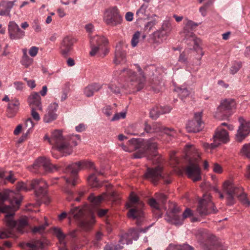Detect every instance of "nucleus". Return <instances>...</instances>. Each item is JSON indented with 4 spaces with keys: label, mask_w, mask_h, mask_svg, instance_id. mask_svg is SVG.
Returning a JSON list of instances; mask_svg holds the SVG:
<instances>
[{
    "label": "nucleus",
    "mask_w": 250,
    "mask_h": 250,
    "mask_svg": "<svg viewBox=\"0 0 250 250\" xmlns=\"http://www.w3.org/2000/svg\"><path fill=\"white\" fill-rule=\"evenodd\" d=\"M22 196L13 191L0 192V212H6L4 220L7 227L0 231V239L17 237L16 231L24 232L23 229L28 226L27 219L21 218L17 221L13 220L15 211L20 207Z\"/></svg>",
    "instance_id": "obj_1"
},
{
    "label": "nucleus",
    "mask_w": 250,
    "mask_h": 250,
    "mask_svg": "<svg viewBox=\"0 0 250 250\" xmlns=\"http://www.w3.org/2000/svg\"><path fill=\"white\" fill-rule=\"evenodd\" d=\"M83 168H90L94 170L93 172L87 178L88 182L91 186L95 188H99L102 186L97 180L96 175H104V170L103 169L99 170L94 167L92 162L87 161L78 162L73 163L67 167L65 172L70 173V177H64L66 183L75 186L78 183V172L79 170Z\"/></svg>",
    "instance_id": "obj_2"
},
{
    "label": "nucleus",
    "mask_w": 250,
    "mask_h": 250,
    "mask_svg": "<svg viewBox=\"0 0 250 250\" xmlns=\"http://www.w3.org/2000/svg\"><path fill=\"white\" fill-rule=\"evenodd\" d=\"M127 146L122 145L125 151L131 152L138 149L133 154L134 158H141L147 154L153 157L157 155V144L154 142L152 139L145 140L141 138H132L128 141Z\"/></svg>",
    "instance_id": "obj_3"
},
{
    "label": "nucleus",
    "mask_w": 250,
    "mask_h": 250,
    "mask_svg": "<svg viewBox=\"0 0 250 250\" xmlns=\"http://www.w3.org/2000/svg\"><path fill=\"white\" fill-rule=\"evenodd\" d=\"M135 65L139 73L138 75L131 69L127 68L121 70L120 75L121 79L128 83V87L129 88L139 91L144 87L146 77L140 65L138 64Z\"/></svg>",
    "instance_id": "obj_4"
},
{
    "label": "nucleus",
    "mask_w": 250,
    "mask_h": 250,
    "mask_svg": "<svg viewBox=\"0 0 250 250\" xmlns=\"http://www.w3.org/2000/svg\"><path fill=\"white\" fill-rule=\"evenodd\" d=\"M224 192L226 194L227 205L232 206L236 203L234 197H237L238 200L244 205L247 207L250 206V201L248 199L247 194L243 191V188L236 186L232 182L225 181L223 185Z\"/></svg>",
    "instance_id": "obj_5"
},
{
    "label": "nucleus",
    "mask_w": 250,
    "mask_h": 250,
    "mask_svg": "<svg viewBox=\"0 0 250 250\" xmlns=\"http://www.w3.org/2000/svg\"><path fill=\"white\" fill-rule=\"evenodd\" d=\"M48 142L55 146L56 148L60 152L64 153V155H69L72 150L71 144L76 146L77 142L75 139L70 138L69 141L64 138L62 135V131L60 130H55L52 133L50 138H48Z\"/></svg>",
    "instance_id": "obj_6"
},
{
    "label": "nucleus",
    "mask_w": 250,
    "mask_h": 250,
    "mask_svg": "<svg viewBox=\"0 0 250 250\" xmlns=\"http://www.w3.org/2000/svg\"><path fill=\"white\" fill-rule=\"evenodd\" d=\"M191 150L186 152V159L188 161V164L185 168V172L188 177L195 182L201 180V168L199 167L200 156L197 153L190 156Z\"/></svg>",
    "instance_id": "obj_7"
},
{
    "label": "nucleus",
    "mask_w": 250,
    "mask_h": 250,
    "mask_svg": "<svg viewBox=\"0 0 250 250\" xmlns=\"http://www.w3.org/2000/svg\"><path fill=\"white\" fill-rule=\"evenodd\" d=\"M126 206L127 208H130L127 213V216L132 219H136L137 225H140L144 216L142 209L144 203L136 194L131 192L129 196V203Z\"/></svg>",
    "instance_id": "obj_8"
},
{
    "label": "nucleus",
    "mask_w": 250,
    "mask_h": 250,
    "mask_svg": "<svg viewBox=\"0 0 250 250\" xmlns=\"http://www.w3.org/2000/svg\"><path fill=\"white\" fill-rule=\"evenodd\" d=\"M107 43V40L104 36L96 35L90 37L91 51L89 52V55L91 56H94L98 53L100 56H105L108 52L106 47Z\"/></svg>",
    "instance_id": "obj_9"
},
{
    "label": "nucleus",
    "mask_w": 250,
    "mask_h": 250,
    "mask_svg": "<svg viewBox=\"0 0 250 250\" xmlns=\"http://www.w3.org/2000/svg\"><path fill=\"white\" fill-rule=\"evenodd\" d=\"M180 211L179 207L177 205H173L170 207L169 211L167 212L165 216V220L168 223L174 224L175 226H179L182 224L183 219L190 216L192 215V211L190 209L187 208L182 214L181 218L177 213Z\"/></svg>",
    "instance_id": "obj_10"
},
{
    "label": "nucleus",
    "mask_w": 250,
    "mask_h": 250,
    "mask_svg": "<svg viewBox=\"0 0 250 250\" xmlns=\"http://www.w3.org/2000/svg\"><path fill=\"white\" fill-rule=\"evenodd\" d=\"M144 177L155 185L157 184L161 179L166 184H170L171 182L170 180L167 179V176L163 173L162 167L159 166L154 167H147Z\"/></svg>",
    "instance_id": "obj_11"
},
{
    "label": "nucleus",
    "mask_w": 250,
    "mask_h": 250,
    "mask_svg": "<svg viewBox=\"0 0 250 250\" xmlns=\"http://www.w3.org/2000/svg\"><path fill=\"white\" fill-rule=\"evenodd\" d=\"M236 103L233 99H225L221 101L217 107L215 117L219 120L228 118L231 114V110L235 108Z\"/></svg>",
    "instance_id": "obj_12"
},
{
    "label": "nucleus",
    "mask_w": 250,
    "mask_h": 250,
    "mask_svg": "<svg viewBox=\"0 0 250 250\" xmlns=\"http://www.w3.org/2000/svg\"><path fill=\"white\" fill-rule=\"evenodd\" d=\"M60 167H61L51 164L49 160L46 158L40 157L30 168V170L34 173H41L42 170H44L46 172H52L58 170Z\"/></svg>",
    "instance_id": "obj_13"
},
{
    "label": "nucleus",
    "mask_w": 250,
    "mask_h": 250,
    "mask_svg": "<svg viewBox=\"0 0 250 250\" xmlns=\"http://www.w3.org/2000/svg\"><path fill=\"white\" fill-rule=\"evenodd\" d=\"M197 211L201 216H205L209 213L216 212V208L211 201L209 194H204L203 198L199 201Z\"/></svg>",
    "instance_id": "obj_14"
},
{
    "label": "nucleus",
    "mask_w": 250,
    "mask_h": 250,
    "mask_svg": "<svg viewBox=\"0 0 250 250\" xmlns=\"http://www.w3.org/2000/svg\"><path fill=\"white\" fill-rule=\"evenodd\" d=\"M104 21L107 25L111 26L121 23L122 18L116 6L109 7L105 10Z\"/></svg>",
    "instance_id": "obj_15"
},
{
    "label": "nucleus",
    "mask_w": 250,
    "mask_h": 250,
    "mask_svg": "<svg viewBox=\"0 0 250 250\" xmlns=\"http://www.w3.org/2000/svg\"><path fill=\"white\" fill-rule=\"evenodd\" d=\"M69 217H72L79 221L81 227L86 231L89 230L91 226L84 218V210L80 207H74L68 212Z\"/></svg>",
    "instance_id": "obj_16"
},
{
    "label": "nucleus",
    "mask_w": 250,
    "mask_h": 250,
    "mask_svg": "<svg viewBox=\"0 0 250 250\" xmlns=\"http://www.w3.org/2000/svg\"><path fill=\"white\" fill-rule=\"evenodd\" d=\"M200 23H195L191 20H188L184 28L183 32L181 33L182 36L184 37V39L190 40L197 47L199 46L201 41L199 39L195 37V35L192 31Z\"/></svg>",
    "instance_id": "obj_17"
},
{
    "label": "nucleus",
    "mask_w": 250,
    "mask_h": 250,
    "mask_svg": "<svg viewBox=\"0 0 250 250\" xmlns=\"http://www.w3.org/2000/svg\"><path fill=\"white\" fill-rule=\"evenodd\" d=\"M202 112L194 114V119L189 121L187 125L186 129L188 132H198L202 130L203 123L202 121Z\"/></svg>",
    "instance_id": "obj_18"
},
{
    "label": "nucleus",
    "mask_w": 250,
    "mask_h": 250,
    "mask_svg": "<svg viewBox=\"0 0 250 250\" xmlns=\"http://www.w3.org/2000/svg\"><path fill=\"white\" fill-rule=\"evenodd\" d=\"M32 188L35 190L36 195L38 197L44 196L46 193V189L48 186L46 182L42 179H36L31 183Z\"/></svg>",
    "instance_id": "obj_19"
},
{
    "label": "nucleus",
    "mask_w": 250,
    "mask_h": 250,
    "mask_svg": "<svg viewBox=\"0 0 250 250\" xmlns=\"http://www.w3.org/2000/svg\"><path fill=\"white\" fill-rule=\"evenodd\" d=\"M8 29L9 36L11 40H19L22 38L25 35V32L21 30L14 21L9 22Z\"/></svg>",
    "instance_id": "obj_20"
},
{
    "label": "nucleus",
    "mask_w": 250,
    "mask_h": 250,
    "mask_svg": "<svg viewBox=\"0 0 250 250\" xmlns=\"http://www.w3.org/2000/svg\"><path fill=\"white\" fill-rule=\"evenodd\" d=\"M75 42V39L71 37L66 36L64 38L60 47L61 54L63 56L66 57L68 55Z\"/></svg>",
    "instance_id": "obj_21"
},
{
    "label": "nucleus",
    "mask_w": 250,
    "mask_h": 250,
    "mask_svg": "<svg viewBox=\"0 0 250 250\" xmlns=\"http://www.w3.org/2000/svg\"><path fill=\"white\" fill-rule=\"evenodd\" d=\"M213 139L218 146L221 143H227L229 141V133L224 129L219 127L213 135Z\"/></svg>",
    "instance_id": "obj_22"
},
{
    "label": "nucleus",
    "mask_w": 250,
    "mask_h": 250,
    "mask_svg": "<svg viewBox=\"0 0 250 250\" xmlns=\"http://www.w3.org/2000/svg\"><path fill=\"white\" fill-rule=\"evenodd\" d=\"M241 123L237 133L236 135V140L238 142H241L250 132V126L249 123H244V119L242 118H239Z\"/></svg>",
    "instance_id": "obj_23"
},
{
    "label": "nucleus",
    "mask_w": 250,
    "mask_h": 250,
    "mask_svg": "<svg viewBox=\"0 0 250 250\" xmlns=\"http://www.w3.org/2000/svg\"><path fill=\"white\" fill-rule=\"evenodd\" d=\"M28 103L31 109L42 110L41 98L37 92H32L28 98Z\"/></svg>",
    "instance_id": "obj_24"
},
{
    "label": "nucleus",
    "mask_w": 250,
    "mask_h": 250,
    "mask_svg": "<svg viewBox=\"0 0 250 250\" xmlns=\"http://www.w3.org/2000/svg\"><path fill=\"white\" fill-rule=\"evenodd\" d=\"M58 107V105L56 103H54L49 106L47 112L43 118V120L45 123H50L56 119L57 115L56 111Z\"/></svg>",
    "instance_id": "obj_25"
},
{
    "label": "nucleus",
    "mask_w": 250,
    "mask_h": 250,
    "mask_svg": "<svg viewBox=\"0 0 250 250\" xmlns=\"http://www.w3.org/2000/svg\"><path fill=\"white\" fill-rule=\"evenodd\" d=\"M19 101L14 99L9 102L6 110L7 116L9 118H12L15 116L19 109Z\"/></svg>",
    "instance_id": "obj_26"
},
{
    "label": "nucleus",
    "mask_w": 250,
    "mask_h": 250,
    "mask_svg": "<svg viewBox=\"0 0 250 250\" xmlns=\"http://www.w3.org/2000/svg\"><path fill=\"white\" fill-rule=\"evenodd\" d=\"M15 1L3 0L0 2V15L9 16L10 11L13 7Z\"/></svg>",
    "instance_id": "obj_27"
},
{
    "label": "nucleus",
    "mask_w": 250,
    "mask_h": 250,
    "mask_svg": "<svg viewBox=\"0 0 250 250\" xmlns=\"http://www.w3.org/2000/svg\"><path fill=\"white\" fill-rule=\"evenodd\" d=\"M102 87V85L98 83H92L88 84L83 89V93L86 97H90L95 92L99 91Z\"/></svg>",
    "instance_id": "obj_28"
},
{
    "label": "nucleus",
    "mask_w": 250,
    "mask_h": 250,
    "mask_svg": "<svg viewBox=\"0 0 250 250\" xmlns=\"http://www.w3.org/2000/svg\"><path fill=\"white\" fill-rule=\"evenodd\" d=\"M113 62L116 64H119L125 62V53L122 50L120 44L116 46Z\"/></svg>",
    "instance_id": "obj_29"
},
{
    "label": "nucleus",
    "mask_w": 250,
    "mask_h": 250,
    "mask_svg": "<svg viewBox=\"0 0 250 250\" xmlns=\"http://www.w3.org/2000/svg\"><path fill=\"white\" fill-rule=\"evenodd\" d=\"M26 246L29 248L28 250H40L43 249L44 243L38 239H33L26 243Z\"/></svg>",
    "instance_id": "obj_30"
},
{
    "label": "nucleus",
    "mask_w": 250,
    "mask_h": 250,
    "mask_svg": "<svg viewBox=\"0 0 250 250\" xmlns=\"http://www.w3.org/2000/svg\"><path fill=\"white\" fill-rule=\"evenodd\" d=\"M148 204L152 208H154L153 212L156 217L158 218L161 217L163 212L161 211L160 205L158 201H157L155 199L152 198L149 199Z\"/></svg>",
    "instance_id": "obj_31"
},
{
    "label": "nucleus",
    "mask_w": 250,
    "mask_h": 250,
    "mask_svg": "<svg viewBox=\"0 0 250 250\" xmlns=\"http://www.w3.org/2000/svg\"><path fill=\"white\" fill-rule=\"evenodd\" d=\"M167 37L160 30L154 32L150 37V42L153 43H160Z\"/></svg>",
    "instance_id": "obj_32"
},
{
    "label": "nucleus",
    "mask_w": 250,
    "mask_h": 250,
    "mask_svg": "<svg viewBox=\"0 0 250 250\" xmlns=\"http://www.w3.org/2000/svg\"><path fill=\"white\" fill-rule=\"evenodd\" d=\"M153 132H164L169 136L173 135L174 130L172 128L165 127L159 123H155L152 125Z\"/></svg>",
    "instance_id": "obj_33"
},
{
    "label": "nucleus",
    "mask_w": 250,
    "mask_h": 250,
    "mask_svg": "<svg viewBox=\"0 0 250 250\" xmlns=\"http://www.w3.org/2000/svg\"><path fill=\"white\" fill-rule=\"evenodd\" d=\"M172 28V25L170 21L166 20L164 21L162 27L159 30L167 37L170 34Z\"/></svg>",
    "instance_id": "obj_34"
},
{
    "label": "nucleus",
    "mask_w": 250,
    "mask_h": 250,
    "mask_svg": "<svg viewBox=\"0 0 250 250\" xmlns=\"http://www.w3.org/2000/svg\"><path fill=\"white\" fill-rule=\"evenodd\" d=\"M175 91L178 93V95L182 100L190 94V91L186 87H177L175 89Z\"/></svg>",
    "instance_id": "obj_35"
},
{
    "label": "nucleus",
    "mask_w": 250,
    "mask_h": 250,
    "mask_svg": "<svg viewBox=\"0 0 250 250\" xmlns=\"http://www.w3.org/2000/svg\"><path fill=\"white\" fill-rule=\"evenodd\" d=\"M54 234L59 239L60 243H64V240L66 237L61 229L54 228L53 229Z\"/></svg>",
    "instance_id": "obj_36"
},
{
    "label": "nucleus",
    "mask_w": 250,
    "mask_h": 250,
    "mask_svg": "<svg viewBox=\"0 0 250 250\" xmlns=\"http://www.w3.org/2000/svg\"><path fill=\"white\" fill-rule=\"evenodd\" d=\"M132 241L131 240V238L128 237L127 234L124 233L120 236L118 244L124 247L125 244L129 245L132 244Z\"/></svg>",
    "instance_id": "obj_37"
},
{
    "label": "nucleus",
    "mask_w": 250,
    "mask_h": 250,
    "mask_svg": "<svg viewBox=\"0 0 250 250\" xmlns=\"http://www.w3.org/2000/svg\"><path fill=\"white\" fill-rule=\"evenodd\" d=\"M139 229H131L125 233L128 235V237L131 238V240L132 241L133 239L134 240H137L139 237Z\"/></svg>",
    "instance_id": "obj_38"
},
{
    "label": "nucleus",
    "mask_w": 250,
    "mask_h": 250,
    "mask_svg": "<svg viewBox=\"0 0 250 250\" xmlns=\"http://www.w3.org/2000/svg\"><path fill=\"white\" fill-rule=\"evenodd\" d=\"M88 199L94 205H98L104 199V197L103 195L95 197L93 194L91 193L88 197Z\"/></svg>",
    "instance_id": "obj_39"
},
{
    "label": "nucleus",
    "mask_w": 250,
    "mask_h": 250,
    "mask_svg": "<svg viewBox=\"0 0 250 250\" xmlns=\"http://www.w3.org/2000/svg\"><path fill=\"white\" fill-rule=\"evenodd\" d=\"M241 153L242 156L250 159V143L245 144L243 146Z\"/></svg>",
    "instance_id": "obj_40"
},
{
    "label": "nucleus",
    "mask_w": 250,
    "mask_h": 250,
    "mask_svg": "<svg viewBox=\"0 0 250 250\" xmlns=\"http://www.w3.org/2000/svg\"><path fill=\"white\" fill-rule=\"evenodd\" d=\"M159 106H156L152 108L150 111V117L152 119L155 120L157 119L161 114Z\"/></svg>",
    "instance_id": "obj_41"
},
{
    "label": "nucleus",
    "mask_w": 250,
    "mask_h": 250,
    "mask_svg": "<svg viewBox=\"0 0 250 250\" xmlns=\"http://www.w3.org/2000/svg\"><path fill=\"white\" fill-rule=\"evenodd\" d=\"M33 61V59L29 58L28 56H25L22 57L21 63L22 65L24 66L25 67L27 68L32 65Z\"/></svg>",
    "instance_id": "obj_42"
},
{
    "label": "nucleus",
    "mask_w": 250,
    "mask_h": 250,
    "mask_svg": "<svg viewBox=\"0 0 250 250\" xmlns=\"http://www.w3.org/2000/svg\"><path fill=\"white\" fill-rule=\"evenodd\" d=\"M124 247L120 244H113V243L107 244L104 247V250H120L123 249Z\"/></svg>",
    "instance_id": "obj_43"
},
{
    "label": "nucleus",
    "mask_w": 250,
    "mask_h": 250,
    "mask_svg": "<svg viewBox=\"0 0 250 250\" xmlns=\"http://www.w3.org/2000/svg\"><path fill=\"white\" fill-rule=\"evenodd\" d=\"M108 88L114 94H120L121 92L120 87L115 83H110L108 84Z\"/></svg>",
    "instance_id": "obj_44"
},
{
    "label": "nucleus",
    "mask_w": 250,
    "mask_h": 250,
    "mask_svg": "<svg viewBox=\"0 0 250 250\" xmlns=\"http://www.w3.org/2000/svg\"><path fill=\"white\" fill-rule=\"evenodd\" d=\"M241 66L242 64L240 62H234L230 68V73L233 75L236 73Z\"/></svg>",
    "instance_id": "obj_45"
},
{
    "label": "nucleus",
    "mask_w": 250,
    "mask_h": 250,
    "mask_svg": "<svg viewBox=\"0 0 250 250\" xmlns=\"http://www.w3.org/2000/svg\"><path fill=\"white\" fill-rule=\"evenodd\" d=\"M140 36V33L139 31L136 32L133 35L131 40V45L133 47H135L137 45L139 42V38Z\"/></svg>",
    "instance_id": "obj_46"
},
{
    "label": "nucleus",
    "mask_w": 250,
    "mask_h": 250,
    "mask_svg": "<svg viewBox=\"0 0 250 250\" xmlns=\"http://www.w3.org/2000/svg\"><path fill=\"white\" fill-rule=\"evenodd\" d=\"M155 197L158 202L164 204L167 201V196L163 193H157L155 194Z\"/></svg>",
    "instance_id": "obj_47"
},
{
    "label": "nucleus",
    "mask_w": 250,
    "mask_h": 250,
    "mask_svg": "<svg viewBox=\"0 0 250 250\" xmlns=\"http://www.w3.org/2000/svg\"><path fill=\"white\" fill-rule=\"evenodd\" d=\"M64 191L67 195L66 199L68 201H70L73 199V192L68 187H65L64 189Z\"/></svg>",
    "instance_id": "obj_48"
},
{
    "label": "nucleus",
    "mask_w": 250,
    "mask_h": 250,
    "mask_svg": "<svg viewBox=\"0 0 250 250\" xmlns=\"http://www.w3.org/2000/svg\"><path fill=\"white\" fill-rule=\"evenodd\" d=\"M178 61L186 65L188 64V58L186 56L185 53L184 52H182L180 54L178 59Z\"/></svg>",
    "instance_id": "obj_49"
},
{
    "label": "nucleus",
    "mask_w": 250,
    "mask_h": 250,
    "mask_svg": "<svg viewBox=\"0 0 250 250\" xmlns=\"http://www.w3.org/2000/svg\"><path fill=\"white\" fill-rule=\"evenodd\" d=\"M203 146L206 149H212L217 147L218 145L217 144H216V143H215V141L213 140V142L211 144H208L207 143H204Z\"/></svg>",
    "instance_id": "obj_50"
},
{
    "label": "nucleus",
    "mask_w": 250,
    "mask_h": 250,
    "mask_svg": "<svg viewBox=\"0 0 250 250\" xmlns=\"http://www.w3.org/2000/svg\"><path fill=\"white\" fill-rule=\"evenodd\" d=\"M156 22L155 21H150L148 22L145 25V29L146 31L148 32L150 31L152 28L156 24Z\"/></svg>",
    "instance_id": "obj_51"
},
{
    "label": "nucleus",
    "mask_w": 250,
    "mask_h": 250,
    "mask_svg": "<svg viewBox=\"0 0 250 250\" xmlns=\"http://www.w3.org/2000/svg\"><path fill=\"white\" fill-rule=\"evenodd\" d=\"M39 51V48L36 46H32L31 47L29 50V55L32 57H35Z\"/></svg>",
    "instance_id": "obj_52"
},
{
    "label": "nucleus",
    "mask_w": 250,
    "mask_h": 250,
    "mask_svg": "<svg viewBox=\"0 0 250 250\" xmlns=\"http://www.w3.org/2000/svg\"><path fill=\"white\" fill-rule=\"evenodd\" d=\"M159 108L161 114L168 113L171 110V108L168 106H159Z\"/></svg>",
    "instance_id": "obj_53"
},
{
    "label": "nucleus",
    "mask_w": 250,
    "mask_h": 250,
    "mask_svg": "<svg viewBox=\"0 0 250 250\" xmlns=\"http://www.w3.org/2000/svg\"><path fill=\"white\" fill-rule=\"evenodd\" d=\"M33 28L36 32H40L41 31V27L38 20H35L34 21Z\"/></svg>",
    "instance_id": "obj_54"
},
{
    "label": "nucleus",
    "mask_w": 250,
    "mask_h": 250,
    "mask_svg": "<svg viewBox=\"0 0 250 250\" xmlns=\"http://www.w3.org/2000/svg\"><path fill=\"white\" fill-rule=\"evenodd\" d=\"M16 188L18 191L21 190L27 191V188H26L25 184L23 182H18L16 185Z\"/></svg>",
    "instance_id": "obj_55"
},
{
    "label": "nucleus",
    "mask_w": 250,
    "mask_h": 250,
    "mask_svg": "<svg viewBox=\"0 0 250 250\" xmlns=\"http://www.w3.org/2000/svg\"><path fill=\"white\" fill-rule=\"evenodd\" d=\"M203 247L204 250H215L216 246L214 244L208 245L205 243L203 245Z\"/></svg>",
    "instance_id": "obj_56"
},
{
    "label": "nucleus",
    "mask_w": 250,
    "mask_h": 250,
    "mask_svg": "<svg viewBox=\"0 0 250 250\" xmlns=\"http://www.w3.org/2000/svg\"><path fill=\"white\" fill-rule=\"evenodd\" d=\"M45 226H46V225H40L38 227H35L33 229V232L34 233L42 232L45 229Z\"/></svg>",
    "instance_id": "obj_57"
},
{
    "label": "nucleus",
    "mask_w": 250,
    "mask_h": 250,
    "mask_svg": "<svg viewBox=\"0 0 250 250\" xmlns=\"http://www.w3.org/2000/svg\"><path fill=\"white\" fill-rule=\"evenodd\" d=\"M37 109H32L31 110V115L33 117V118L37 121H38L40 119V117L39 114V113L36 111Z\"/></svg>",
    "instance_id": "obj_58"
},
{
    "label": "nucleus",
    "mask_w": 250,
    "mask_h": 250,
    "mask_svg": "<svg viewBox=\"0 0 250 250\" xmlns=\"http://www.w3.org/2000/svg\"><path fill=\"white\" fill-rule=\"evenodd\" d=\"M181 245L170 244L166 250H181Z\"/></svg>",
    "instance_id": "obj_59"
},
{
    "label": "nucleus",
    "mask_w": 250,
    "mask_h": 250,
    "mask_svg": "<svg viewBox=\"0 0 250 250\" xmlns=\"http://www.w3.org/2000/svg\"><path fill=\"white\" fill-rule=\"evenodd\" d=\"M205 236L206 234H204L202 231H199L196 234V237L200 243H203V240L205 238Z\"/></svg>",
    "instance_id": "obj_60"
},
{
    "label": "nucleus",
    "mask_w": 250,
    "mask_h": 250,
    "mask_svg": "<svg viewBox=\"0 0 250 250\" xmlns=\"http://www.w3.org/2000/svg\"><path fill=\"white\" fill-rule=\"evenodd\" d=\"M145 13V9L142 6L136 12V15L138 18H141L142 16L144 15Z\"/></svg>",
    "instance_id": "obj_61"
},
{
    "label": "nucleus",
    "mask_w": 250,
    "mask_h": 250,
    "mask_svg": "<svg viewBox=\"0 0 250 250\" xmlns=\"http://www.w3.org/2000/svg\"><path fill=\"white\" fill-rule=\"evenodd\" d=\"M104 113L107 117H110L112 114L111 107L110 106H107L104 109Z\"/></svg>",
    "instance_id": "obj_62"
},
{
    "label": "nucleus",
    "mask_w": 250,
    "mask_h": 250,
    "mask_svg": "<svg viewBox=\"0 0 250 250\" xmlns=\"http://www.w3.org/2000/svg\"><path fill=\"white\" fill-rule=\"evenodd\" d=\"M213 170L215 173H220L222 172V167L216 163L214 164Z\"/></svg>",
    "instance_id": "obj_63"
},
{
    "label": "nucleus",
    "mask_w": 250,
    "mask_h": 250,
    "mask_svg": "<svg viewBox=\"0 0 250 250\" xmlns=\"http://www.w3.org/2000/svg\"><path fill=\"white\" fill-rule=\"evenodd\" d=\"M181 250H194V248L186 243L181 245Z\"/></svg>",
    "instance_id": "obj_64"
}]
</instances>
